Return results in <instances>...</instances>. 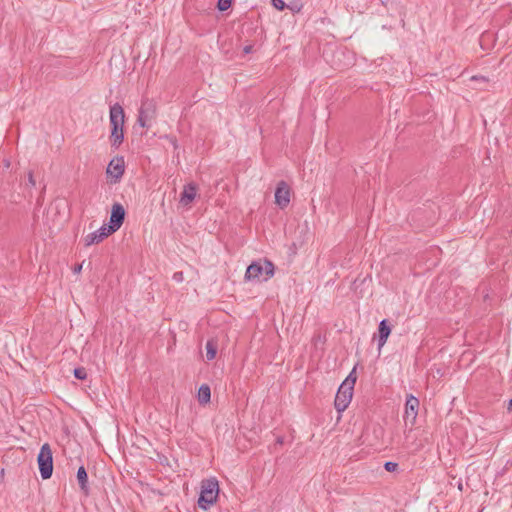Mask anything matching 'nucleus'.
Returning <instances> with one entry per match:
<instances>
[{"label":"nucleus","instance_id":"f257e3e1","mask_svg":"<svg viewBox=\"0 0 512 512\" xmlns=\"http://www.w3.org/2000/svg\"><path fill=\"white\" fill-rule=\"evenodd\" d=\"M124 119L125 114L122 106L118 103H115L110 107V125H111V135L110 141L113 147L118 148L124 139Z\"/></svg>","mask_w":512,"mask_h":512},{"label":"nucleus","instance_id":"f03ea898","mask_svg":"<svg viewBox=\"0 0 512 512\" xmlns=\"http://www.w3.org/2000/svg\"><path fill=\"white\" fill-rule=\"evenodd\" d=\"M219 494V484L216 478L204 479L201 482V491L198 499L200 508L207 510L217 500Z\"/></svg>","mask_w":512,"mask_h":512},{"label":"nucleus","instance_id":"7ed1b4c3","mask_svg":"<svg viewBox=\"0 0 512 512\" xmlns=\"http://www.w3.org/2000/svg\"><path fill=\"white\" fill-rule=\"evenodd\" d=\"M353 373L354 371L343 381L335 397L334 405L336 410L340 413L348 407L353 396V388L356 382V377L353 376Z\"/></svg>","mask_w":512,"mask_h":512},{"label":"nucleus","instance_id":"20e7f679","mask_svg":"<svg viewBox=\"0 0 512 512\" xmlns=\"http://www.w3.org/2000/svg\"><path fill=\"white\" fill-rule=\"evenodd\" d=\"M37 462L43 479H49L53 472L52 450L48 443L42 445L37 457Z\"/></svg>","mask_w":512,"mask_h":512},{"label":"nucleus","instance_id":"39448f33","mask_svg":"<svg viewBox=\"0 0 512 512\" xmlns=\"http://www.w3.org/2000/svg\"><path fill=\"white\" fill-rule=\"evenodd\" d=\"M157 114V105L154 100L145 99L142 101L139 109L137 123L143 128H149L155 120Z\"/></svg>","mask_w":512,"mask_h":512},{"label":"nucleus","instance_id":"423d86ee","mask_svg":"<svg viewBox=\"0 0 512 512\" xmlns=\"http://www.w3.org/2000/svg\"><path fill=\"white\" fill-rule=\"evenodd\" d=\"M125 217V210L121 204H114L112 206L111 216H110V225L107 226L108 232H116L121 225L123 224Z\"/></svg>","mask_w":512,"mask_h":512},{"label":"nucleus","instance_id":"0eeeda50","mask_svg":"<svg viewBox=\"0 0 512 512\" xmlns=\"http://www.w3.org/2000/svg\"><path fill=\"white\" fill-rule=\"evenodd\" d=\"M419 400L413 395L407 396L405 403V414L404 419L406 422H410L413 425L418 415Z\"/></svg>","mask_w":512,"mask_h":512},{"label":"nucleus","instance_id":"6e6552de","mask_svg":"<svg viewBox=\"0 0 512 512\" xmlns=\"http://www.w3.org/2000/svg\"><path fill=\"white\" fill-rule=\"evenodd\" d=\"M124 160L122 157L113 158L108 164L106 173L108 176L114 179V182L119 181L124 173Z\"/></svg>","mask_w":512,"mask_h":512},{"label":"nucleus","instance_id":"1a4fd4ad","mask_svg":"<svg viewBox=\"0 0 512 512\" xmlns=\"http://www.w3.org/2000/svg\"><path fill=\"white\" fill-rule=\"evenodd\" d=\"M290 202V189L288 185L281 181L277 189L275 191V203L281 208L284 209L288 206Z\"/></svg>","mask_w":512,"mask_h":512},{"label":"nucleus","instance_id":"9d476101","mask_svg":"<svg viewBox=\"0 0 512 512\" xmlns=\"http://www.w3.org/2000/svg\"><path fill=\"white\" fill-rule=\"evenodd\" d=\"M197 196V185L189 183L184 186L180 196L179 203L184 207H190L191 203Z\"/></svg>","mask_w":512,"mask_h":512},{"label":"nucleus","instance_id":"9b49d317","mask_svg":"<svg viewBox=\"0 0 512 512\" xmlns=\"http://www.w3.org/2000/svg\"><path fill=\"white\" fill-rule=\"evenodd\" d=\"M112 232L107 231V226L104 225L99 228L97 231L89 233L85 238V245L90 246L92 244L99 243L103 241L106 237H108Z\"/></svg>","mask_w":512,"mask_h":512},{"label":"nucleus","instance_id":"f8f14e48","mask_svg":"<svg viewBox=\"0 0 512 512\" xmlns=\"http://www.w3.org/2000/svg\"><path fill=\"white\" fill-rule=\"evenodd\" d=\"M390 333H391V328L388 326L387 320H382L379 324V339H378L379 349H381L385 345Z\"/></svg>","mask_w":512,"mask_h":512},{"label":"nucleus","instance_id":"ddd939ff","mask_svg":"<svg viewBox=\"0 0 512 512\" xmlns=\"http://www.w3.org/2000/svg\"><path fill=\"white\" fill-rule=\"evenodd\" d=\"M263 274L262 264L254 262L248 266L245 277L248 280L259 278Z\"/></svg>","mask_w":512,"mask_h":512},{"label":"nucleus","instance_id":"4468645a","mask_svg":"<svg viewBox=\"0 0 512 512\" xmlns=\"http://www.w3.org/2000/svg\"><path fill=\"white\" fill-rule=\"evenodd\" d=\"M77 480H78L81 490L84 492V494L87 495L88 491H89L88 485H87L88 476H87L86 469L83 466L79 467V469L77 471Z\"/></svg>","mask_w":512,"mask_h":512},{"label":"nucleus","instance_id":"2eb2a0df","mask_svg":"<svg viewBox=\"0 0 512 512\" xmlns=\"http://www.w3.org/2000/svg\"><path fill=\"white\" fill-rule=\"evenodd\" d=\"M198 401L200 404H207L211 399V390L210 387L206 384L200 386L198 390Z\"/></svg>","mask_w":512,"mask_h":512},{"label":"nucleus","instance_id":"dca6fc26","mask_svg":"<svg viewBox=\"0 0 512 512\" xmlns=\"http://www.w3.org/2000/svg\"><path fill=\"white\" fill-rule=\"evenodd\" d=\"M217 353V343L214 340H209L206 343V358L207 360H213Z\"/></svg>","mask_w":512,"mask_h":512},{"label":"nucleus","instance_id":"f3484780","mask_svg":"<svg viewBox=\"0 0 512 512\" xmlns=\"http://www.w3.org/2000/svg\"><path fill=\"white\" fill-rule=\"evenodd\" d=\"M262 269H263V273H265V275H266L265 279H268L274 275V265L272 262L267 261V260L264 261V263L262 264Z\"/></svg>","mask_w":512,"mask_h":512},{"label":"nucleus","instance_id":"a211bd4d","mask_svg":"<svg viewBox=\"0 0 512 512\" xmlns=\"http://www.w3.org/2000/svg\"><path fill=\"white\" fill-rule=\"evenodd\" d=\"M74 376H75L77 379H80V380H84V379H86V377H87V373H86L85 368H83V367H79V368L74 369Z\"/></svg>","mask_w":512,"mask_h":512},{"label":"nucleus","instance_id":"6ab92c4d","mask_svg":"<svg viewBox=\"0 0 512 512\" xmlns=\"http://www.w3.org/2000/svg\"><path fill=\"white\" fill-rule=\"evenodd\" d=\"M231 4L232 0H219L217 6L220 11H225L230 8Z\"/></svg>","mask_w":512,"mask_h":512},{"label":"nucleus","instance_id":"aec40b11","mask_svg":"<svg viewBox=\"0 0 512 512\" xmlns=\"http://www.w3.org/2000/svg\"><path fill=\"white\" fill-rule=\"evenodd\" d=\"M286 7L294 13H298L302 9V4L298 1H296V2H291Z\"/></svg>","mask_w":512,"mask_h":512},{"label":"nucleus","instance_id":"412c9836","mask_svg":"<svg viewBox=\"0 0 512 512\" xmlns=\"http://www.w3.org/2000/svg\"><path fill=\"white\" fill-rule=\"evenodd\" d=\"M272 1V4L273 6L277 9V10H284L285 7L287 6L283 0H271Z\"/></svg>","mask_w":512,"mask_h":512},{"label":"nucleus","instance_id":"4be33fe9","mask_svg":"<svg viewBox=\"0 0 512 512\" xmlns=\"http://www.w3.org/2000/svg\"><path fill=\"white\" fill-rule=\"evenodd\" d=\"M384 467L388 472H394L397 469L398 464L394 462H386Z\"/></svg>","mask_w":512,"mask_h":512},{"label":"nucleus","instance_id":"5701e85b","mask_svg":"<svg viewBox=\"0 0 512 512\" xmlns=\"http://www.w3.org/2000/svg\"><path fill=\"white\" fill-rule=\"evenodd\" d=\"M173 279L178 281V282H181L183 280V273L182 272L174 273Z\"/></svg>","mask_w":512,"mask_h":512},{"label":"nucleus","instance_id":"b1692460","mask_svg":"<svg viewBox=\"0 0 512 512\" xmlns=\"http://www.w3.org/2000/svg\"><path fill=\"white\" fill-rule=\"evenodd\" d=\"M28 182L31 186H35L36 182H35V179L33 177V173L32 172H29L28 173Z\"/></svg>","mask_w":512,"mask_h":512},{"label":"nucleus","instance_id":"393cba45","mask_svg":"<svg viewBox=\"0 0 512 512\" xmlns=\"http://www.w3.org/2000/svg\"><path fill=\"white\" fill-rule=\"evenodd\" d=\"M253 51V45H246L244 48H243V53L244 54H249Z\"/></svg>","mask_w":512,"mask_h":512},{"label":"nucleus","instance_id":"a878e982","mask_svg":"<svg viewBox=\"0 0 512 512\" xmlns=\"http://www.w3.org/2000/svg\"><path fill=\"white\" fill-rule=\"evenodd\" d=\"M82 266H83L82 264L76 265V266L73 268L74 273H76V274L80 273V272H81V270H82Z\"/></svg>","mask_w":512,"mask_h":512},{"label":"nucleus","instance_id":"bb28decb","mask_svg":"<svg viewBox=\"0 0 512 512\" xmlns=\"http://www.w3.org/2000/svg\"><path fill=\"white\" fill-rule=\"evenodd\" d=\"M507 409H508L509 411H512V398L510 399V401H509V403H508V407H507Z\"/></svg>","mask_w":512,"mask_h":512}]
</instances>
